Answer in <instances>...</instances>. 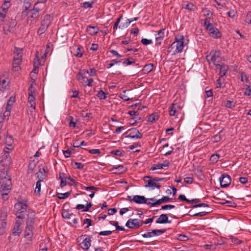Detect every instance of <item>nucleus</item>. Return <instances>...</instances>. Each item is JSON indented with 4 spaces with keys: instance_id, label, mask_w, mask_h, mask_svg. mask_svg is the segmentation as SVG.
Instances as JSON below:
<instances>
[{
    "instance_id": "de8ad7c7",
    "label": "nucleus",
    "mask_w": 251,
    "mask_h": 251,
    "mask_svg": "<svg viewBox=\"0 0 251 251\" xmlns=\"http://www.w3.org/2000/svg\"><path fill=\"white\" fill-rule=\"evenodd\" d=\"M13 142L12 137L11 136H7L5 139V143L7 144L9 146H11L12 143Z\"/></svg>"
},
{
    "instance_id": "f03ea898",
    "label": "nucleus",
    "mask_w": 251,
    "mask_h": 251,
    "mask_svg": "<svg viewBox=\"0 0 251 251\" xmlns=\"http://www.w3.org/2000/svg\"><path fill=\"white\" fill-rule=\"evenodd\" d=\"M187 42H185L184 36L181 34L177 35L175 41L169 47L168 52L172 55L181 52Z\"/></svg>"
},
{
    "instance_id": "412c9836",
    "label": "nucleus",
    "mask_w": 251,
    "mask_h": 251,
    "mask_svg": "<svg viewBox=\"0 0 251 251\" xmlns=\"http://www.w3.org/2000/svg\"><path fill=\"white\" fill-rule=\"evenodd\" d=\"M10 81L7 79L6 80V79H2L1 78L0 79V91L2 92H4L6 91V90H8L10 88L9 86Z\"/></svg>"
},
{
    "instance_id": "79ce46f5",
    "label": "nucleus",
    "mask_w": 251,
    "mask_h": 251,
    "mask_svg": "<svg viewBox=\"0 0 251 251\" xmlns=\"http://www.w3.org/2000/svg\"><path fill=\"white\" fill-rule=\"evenodd\" d=\"M134 62H135L134 60L132 58L130 57V58L125 60V61H124L123 62V64L125 66H127V65H131L132 63H134Z\"/></svg>"
},
{
    "instance_id": "cd10ccee",
    "label": "nucleus",
    "mask_w": 251,
    "mask_h": 251,
    "mask_svg": "<svg viewBox=\"0 0 251 251\" xmlns=\"http://www.w3.org/2000/svg\"><path fill=\"white\" fill-rule=\"evenodd\" d=\"M182 7L190 11H194L196 10L197 7L192 3L183 2Z\"/></svg>"
},
{
    "instance_id": "bb28decb",
    "label": "nucleus",
    "mask_w": 251,
    "mask_h": 251,
    "mask_svg": "<svg viewBox=\"0 0 251 251\" xmlns=\"http://www.w3.org/2000/svg\"><path fill=\"white\" fill-rule=\"evenodd\" d=\"M164 35V29H162L157 32L155 34L156 43L160 44L161 41L163 40Z\"/></svg>"
},
{
    "instance_id": "49530a36",
    "label": "nucleus",
    "mask_w": 251,
    "mask_h": 251,
    "mask_svg": "<svg viewBox=\"0 0 251 251\" xmlns=\"http://www.w3.org/2000/svg\"><path fill=\"white\" fill-rule=\"evenodd\" d=\"M86 72L91 76H95L97 74V71L94 68L90 69L89 70L86 71L85 73Z\"/></svg>"
},
{
    "instance_id": "680f3d73",
    "label": "nucleus",
    "mask_w": 251,
    "mask_h": 251,
    "mask_svg": "<svg viewBox=\"0 0 251 251\" xmlns=\"http://www.w3.org/2000/svg\"><path fill=\"white\" fill-rule=\"evenodd\" d=\"M156 120V116L155 114H152L149 117L148 121L153 123L155 122Z\"/></svg>"
},
{
    "instance_id": "2eb2a0df",
    "label": "nucleus",
    "mask_w": 251,
    "mask_h": 251,
    "mask_svg": "<svg viewBox=\"0 0 251 251\" xmlns=\"http://www.w3.org/2000/svg\"><path fill=\"white\" fill-rule=\"evenodd\" d=\"M128 132H129L127 137L131 139H140L142 137V134L136 128H132L129 129Z\"/></svg>"
},
{
    "instance_id": "9b49d317",
    "label": "nucleus",
    "mask_w": 251,
    "mask_h": 251,
    "mask_svg": "<svg viewBox=\"0 0 251 251\" xmlns=\"http://www.w3.org/2000/svg\"><path fill=\"white\" fill-rule=\"evenodd\" d=\"M166 231V229H154L142 234V236L144 238H151L153 236L161 235L165 233Z\"/></svg>"
},
{
    "instance_id": "2f4dec72",
    "label": "nucleus",
    "mask_w": 251,
    "mask_h": 251,
    "mask_svg": "<svg viewBox=\"0 0 251 251\" xmlns=\"http://www.w3.org/2000/svg\"><path fill=\"white\" fill-rule=\"evenodd\" d=\"M115 173L116 174H122L125 172L126 169L123 165H119L118 166L115 167L113 169Z\"/></svg>"
},
{
    "instance_id": "c85d7f7f",
    "label": "nucleus",
    "mask_w": 251,
    "mask_h": 251,
    "mask_svg": "<svg viewBox=\"0 0 251 251\" xmlns=\"http://www.w3.org/2000/svg\"><path fill=\"white\" fill-rule=\"evenodd\" d=\"M86 30L89 34L93 35L96 34L98 32L99 28L98 26L89 25L87 26Z\"/></svg>"
},
{
    "instance_id": "9d476101",
    "label": "nucleus",
    "mask_w": 251,
    "mask_h": 251,
    "mask_svg": "<svg viewBox=\"0 0 251 251\" xmlns=\"http://www.w3.org/2000/svg\"><path fill=\"white\" fill-rule=\"evenodd\" d=\"M50 23V17L49 16H46L44 20L42 22L41 26L38 31L39 34H42L45 32Z\"/></svg>"
},
{
    "instance_id": "ea45409f",
    "label": "nucleus",
    "mask_w": 251,
    "mask_h": 251,
    "mask_svg": "<svg viewBox=\"0 0 251 251\" xmlns=\"http://www.w3.org/2000/svg\"><path fill=\"white\" fill-rule=\"evenodd\" d=\"M133 21V20H130L129 19H127L126 20V22L125 23L119 26V28H122V29L124 28H126L129 26L131 22H132Z\"/></svg>"
},
{
    "instance_id": "338daca9",
    "label": "nucleus",
    "mask_w": 251,
    "mask_h": 251,
    "mask_svg": "<svg viewBox=\"0 0 251 251\" xmlns=\"http://www.w3.org/2000/svg\"><path fill=\"white\" fill-rule=\"evenodd\" d=\"M184 180L187 184H191L193 182V178L192 177H187L184 178Z\"/></svg>"
},
{
    "instance_id": "a18cd8bd",
    "label": "nucleus",
    "mask_w": 251,
    "mask_h": 251,
    "mask_svg": "<svg viewBox=\"0 0 251 251\" xmlns=\"http://www.w3.org/2000/svg\"><path fill=\"white\" fill-rule=\"evenodd\" d=\"M177 239L180 241H186L189 239V238L184 234H178Z\"/></svg>"
},
{
    "instance_id": "aec40b11",
    "label": "nucleus",
    "mask_w": 251,
    "mask_h": 251,
    "mask_svg": "<svg viewBox=\"0 0 251 251\" xmlns=\"http://www.w3.org/2000/svg\"><path fill=\"white\" fill-rule=\"evenodd\" d=\"M170 165V163L169 161L165 160L162 163H159L156 164H153L151 170L152 171H154L157 169H162L165 167H168Z\"/></svg>"
},
{
    "instance_id": "a211bd4d",
    "label": "nucleus",
    "mask_w": 251,
    "mask_h": 251,
    "mask_svg": "<svg viewBox=\"0 0 251 251\" xmlns=\"http://www.w3.org/2000/svg\"><path fill=\"white\" fill-rule=\"evenodd\" d=\"M23 49L22 48H17V72L21 70V68L18 66L20 65L22 62L23 55Z\"/></svg>"
},
{
    "instance_id": "69168bd1",
    "label": "nucleus",
    "mask_w": 251,
    "mask_h": 251,
    "mask_svg": "<svg viewBox=\"0 0 251 251\" xmlns=\"http://www.w3.org/2000/svg\"><path fill=\"white\" fill-rule=\"evenodd\" d=\"M228 16L230 18H233L235 17L236 12L234 10H231L227 13Z\"/></svg>"
},
{
    "instance_id": "3c124183",
    "label": "nucleus",
    "mask_w": 251,
    "mask_h": 251,
    "mask_svg": "<svg viewBox=\"0 0 251 251\" xmlns=\"http://www.w3.org/2000/svg\"><path fill=\"white\" fill-rule=\"evenodd\" d=\"M9 7V4L7 3L6 2H4L1 6L2 11L4 12V13H6L7 9Z\"/></svg>"
},
{
    "instance_id": "7c9ffc66",
    "label": "nucleus",
    "mask_w": 251,
    "mask_h": 251,
    "mask_svg": "<svg viewBox=\"0 0 251 251\" xmlns=\"http://www.w3.org/2000/svg\"><path fill=\"white\" fill-rule=\"evenodd\" d=\"M92 206L91 203L90 202L85 206L83 204H78L76 206V208L78 210H81L82 211H88L89 209Z\"/></svg>"
},
{
    "instance_id": "4d7b16f0",
    "label": "nucleus",
    "mask_w": 251,
    "mask_h": 251,
    "mask_svg": "<svg viewBox=\"0 0 251 251\" xmlns=\"http://www.w3.org/2000/svg\"><path fill=\"white\" fill-rule=\"evenodd\" d=\"M175 206L171 204L165 205L161 206V209L167 210L168 209H172L175 208Z\"/></svg>"
},
{
    "instance_id": "09e8293b",
    "label": "nucleus",
    "mask_w": 251,
    "mask_h": 251,
    "mask_svg": "<svg viewBox=\"0 0 251 251\" xmlns=\"http://www.w3.org/2000/svg\"><path fill=\"white\" fill-rule=\"evenodd\" d=\"M209 19L210 17L206 18L205 19L201 20L202 22V24H203L204 26L207 29V27L208 24H211L209 23Z\"/></svg>"
},
{
    "instance_id": "393cba45",
    "label": "nucleus",
    "mask_w": 251,
    "mask_h": 251,
    "mask_svg": "<svg viewBox=\"0 0 251 251\" xmlns=\"http://www.w3.org/2000/svg\"><path fill=\"white\" fill-rule=\"evenodd\" d=\"M85 71L82 70L80 71L77 75V79L80 81L83 85H85L86 83V80L87 78L85 76Z\"/></svg>"
},
{
    "instance_id": "8fccbe9b",
    "label": "nucleus",
    "mask_w": 251,
    "mask_h": 251,
    "mask_svg": "<svg viewBox=\"0 0 251 251\" xmlns=\"http://www.w3.org/2000/svg\"><path fill=\"white\" fill-rule=\"evenodd\" d=\"M40 64L39 57L36 55L34 58V68H38Z\"/></svg>"
},
{
    "instance_id": "5fc2aeb1",
    "label": "nucleus",
    "mask_w": 251,
    "mask_h": 251,
    "mask_svg": "<svg viewBox=\"0 0 251 251\" xmlns=\"http://www.w3.org/2000/svg\"><path fill=\"white\" fill-rule=\"evenodd\" d=\"M246 21L251 25V11L249 12L246 16Z\"/></svg>"
},
{
    "instance_id": "39448f33",
    "label": "nucleus",
    "mask_w": 251,
    "mask_h": 251,
    "mask_svg": "<svg viewBox=\"0 0 251 251\" xmlns=\"http://www.w3.org/2000/svg\"><path fill=\"white\" fill-rule=\"evenodd\" d=\"M143 180L146 183L144 185L145 188H151L152 190H153L155 188L159 189L161 187L160 184L158 182H156L153 177L150 176H144Z\"/></svg>"
},
{
    "instance_id": "1a4fd4ad",
    "label": "nucleus",
    "mask_w": 251,
    "mask_h": 251,
    "mask_svg": "<svg viewBox=\"0 0 251 251\" xmlns=\"http://www.w3.org/2000/svg\"><path fill=\"white\" fill-rule=\"evenodd\" d=\"M43 172H44V169H41L39 170V172L36 173L37 176L39 179L36 182V186L34 191V193L36 195H39L41 191V182L43 181L44 178L43 176H40V174H42Z\"/></svg>"
},
{
    "instance_id": "774afa93",
    "label": "nucleus",
    "mask_w": 251,
    "mask_h": 251,
    "mask_svg": "<svg viewBox=\"0 0 251 251\" xmlns=\"http://www.w3.org/2000/svg\"><path fill=\"white\" fill-rule=\"evenodd\" d=\"M244 93L247 96H250L251 95V89L250 88V86H247Z\"/></svg>"
},
{
    "instance_id": "e433bc0d",
    "label": "nucleus",
    "mask_w": 251,
    "mask_h": 251,
    "mask_svg": "<svg viewBox=\"0 0 251 251\" xmlns=\"http://www.w3.org/2000/svg\"><path fill=\"white\" fill-rule=\"evenodd\" d=\"M219 157V154H214L211 156L210 160L212 163H216L218 161Z\"/></svg>"
},
{
    "instance_id": "20e7f679",
    "label": "nucleus",
    "mask_w": 251,
    "mask_h": 251,
    "mask_svg": "<svg viewBox=\"0 0 251 251\" xmlns=\"http://www.w3.org/2000/svg\"><path fill=\"white\" fill-rule=\"evenodd\" d=\"M208 61L212 62L216 67H221L220 62L221 61L220 52L219 51L212 50L206 56Z\"/></svg>"
},
{
    "instance_id": "ddd939ff",
    "label": "nucleus",
    "mask_w": 251,
    "mask_h": 251,
    "mask_svg": "<svg viewBox=\"0 0 251 251\" xmlns=\"http://www.w3.org/2000/svg\"><path fill=\"white\" fill-rule=\"evenodd\" d=\"M142 225L137 219H129L127 221L126 226L129 228H137Z\"/></svg>"
},
{
    "instance_id": "603ef678",
    "label": "nucleus",
    "mask_w": 251,
    "mask_h": 251,
    "mask_svg": "<svg viewBox=\"0 0 251 251\" xmlns=\"http://www.w3.org/2000/svg\"><path fill=\"white\" fill-rule=\"evenodd\" d=\"M141 43L144 45H148L151 44L152 43V41L151 40L143 38L141 40Z\"/></svg>"
},
{
    "instance_id": "0eeeda50",
    "label": "nucleus",
    "mask_w": 251,
    "mask_h": 251,
    "mask_svg": "<svg viewBox=\"0 0 251 251\" xmlns=\"http://www.w3.org/2000/svg\"><path fill=\"white\" fill-rule=\"evenodd\" d=\"M33 92L31 90H29L28 97V103L27 106L30 109H28L29 111L32 113L35 110L36 107L35 99L33 95Z\"/></svg>"
},
{
    "instance_id": "6e6552de",
    "label": "nucleus",
    "mask_w": 251,
    "mask_h": 251,
    "mask_svg": "<svg viewBox=\"0 0 251 251\" xmlns=\"http://www.w3.org/2000/svg\"><path fill=\"white\" fill-rule=\"evenodd\" d=\"M206 30L208 31L209 35L213 38H219L222 36L218 28H214L212 24L208 25Z\"/></svg>"
},
{
    "instance_id": "4468645a",
    "label": "nucleus",
    "mask_w": 251,
    "mask_h": 251,
    "mask_svg": "<svg viewBox=\"0 0 251 251\" xmlns=\"http://www.w3.org/2000/svg\"><path fill=\"white\" fill-rule=\"evenodd\" d=\"M37 4H35L33 8L30 11V15L28 17V21L31 20L30 24H33L35 22L36 19L38 17V13L40 11V9L36 7Z\"/></svg>"
},
{
    "instance_id": "f257e3e1",
    "label": "nucleus",
    "mask_w": 251,
    "mask_h": 251,
    "mask_svg": "<svg viewBox=\"0 0 251 251\" xmlns=\"http://www.w3.org/2000/svg\"><path fill=\"white\" fill-rule=\"evenodd\" d=\"M1 158L0 164L3 168L0 169V192L2 199L4 201H6L8 199V195L10 193L12 187L11 177L8 173L11 159L9 153L6 151L2 155Z\"/></svg>"
},
{
    "instance_id": "b1692460",
    "label": "nucleus",
    "mask_w": 251,
    "mask_h": 251,
    "mask_svg": "<svg viewBox=\"0 0 251 251\" xmlns=\"http://www.w3.org/2000/svg\"><path fill=\"white\" fill-rule=\"evenodd\" d=\"M171 199L168 196H164L161 199L158 200L156 202L151 203V207L155 206L156 205H159L164 202H168Z\"/></svg>"
},
{
    "instance_id": "13d9d810",
    "label": "nucleus",
    "mask_w": 251,
    "mask_h": 251,
    "mask_svg": "<svg viewBox=\"0 0 251 251\" xmlns=\"http://www.w3.org/2000/svg\"><path fill=\"white\" fill-rule=\"evenodd\" d=\"M112 232L110 230H107V231H100L99 232V234L100 235H103V236H106V235H110L112 234Z\"/></svg>"
},
{
    "instance_id": "a878e982",
    "label": "nucleus",
    "mask_w": 251,
    "mask_h": 251,
    "mask_svg": "<svg viewBox=\"0 0 251 251\" xmlns=\"http://www.w3.org/2000/svg\"><path fill=\"white\" fill-rule=\"evenodd\" d=\"M156 223L157 224H166L167 223H170L171 221H168V217L167 214H162L156 220Z\"/></svg>"
},
{
    "instance_id": "0e129e2a",
    "label": "nucleus",
    "mask_w": 251,
    "mask_h": 251,
    "mask_svg": "<svg viewBox=\"0 0 251 251\" xmlns=\"http://www.w3.org/2000/svg\"><path fill=\"white\" fill-rule=\"evenodd\" d=\"M89 152L91 154H100V151L99 149H92L89 151Z\"/></svg>"
},
{
    "instance_id": "a19ab883",
    "label": "nucleus",
    "mask_w": 251,
    "mask_h": 251,
    "mask_svg": "<svg viewBox=\"0 0 251 251\" xmlns=\"http://www.w3.org/2000/svg\"><path fill=\"white\" fill-rule=\"evenodd\" d=\"M226 66L221 65V67H217V69H220V74L222 76L226 74Z\"/></svg>"
},
{
    "instance_id": "c756f323",
    "label": "nucleus",
    "mask_w": 251,
    "mask_h": 251,
    "mask_svg": "<svg viewBox=\"0 0 251 251\" xmlns=\"http://www.w3.org/2000/svg\"><path fill=\"white\" fill-rule=\"evenodd\" d=\"M72 52L75 56L77 57H81L83 54V52L79 47L73 48Z\"/></svg>"
},
{
    "instance_id": "6e6d98bb",
    "label": "nucleus",
    "mask_w": 251,
    "mask_h": 251,
    "mask_svg": "<svg viewBox=\"0 0 251 251\" xmlns=\"http://www.w3.org/2000/svg\"><path fill=\"white\" fill-rule=\"evenodd\" d=\"M34 224V219L33 218L28 217L26 221V226H28V225L29 226H33V225Z\"/></svg>"
},
{
    "instance_id": "e2e57ef3",
    "label": "nucleus",
    "mask_w": 251,
    "mask_h": 251,
    "mask_svg": "<svg viewBox=\"0 0 251 251\" xmlns=\"http://www.w3.org/2000/svg\"><path fill=\"white\" fill-rule=\"evenodd\" d=\"M75 168L79 169H82L84 167V165L80 162L75 163Z\"/></svg>"
},
{
    "instance_id": "7ed1b4c3",
    "label": "nucleus",
    "mask_w": 251,
    "mask_h": 251,
    "mask_svg": "<svg viewBox=\"0 0 251 251\" xmlns=\"http://www.w3.org/2000/svg\"><path fill=\"white\" fill-rule=\"evenodd\" d=\"M27 199L21 197L18 199L17 201V218L19 219L25 218L27 212ZM21 221H23V220H20L19 222L17 220V224H21Z\"/></svg>"
},
{
    "instance_id": "c9c22d12",
    "label": "nucleus",
    "mask_w": 251,
    "mask_h": 251,
    "mask_svg": "<svg viewBox=\"0 0 251 251\" xmlns=\"http://www.w3.org/2000/svg\"><path fill=\"white\" fill-rule=\"evenodd\" d=\"M70 193V192H67L65 193H58L57 197L59 199H65L69 196Z\"/></svg>"
},
{
    "instance_id": "4be33fe9",
    "label": "nucleus",
    "mask_w": 251,
    "mask_h": 251,
    "mask_svg": "<svg viewBox=\"0 0 251 251\" xmlns=\"http://www.w3.org/2000/svg\"><path fill=\"white\" fill-rule=\"evenodd\" d=\"M33 226H31L28 225V226H26V229L25 233V237L29 241H31V238L33 235L32 233Z\"/></svg>"
},
{
    "instance_id": "6ab92c4d",
    "label": "nucleus",
    "mask_w": 251,
    "mask_h": 251,
    "mask_svg": "<svg viewBox=\"0 0 251 251\" xmlns=\"http://www.w3.org/2000/svg\"><path fill=\"white\" fill-rule=\"evenodd\" d=\"M169 115L174 116L176 115L180 107L177 103H173L169 108Z\"/></svg>"
},
{
    "instance_id": "5701e85b",
    "label": "nucleus",
    "mask_w": 251,
    "mask_h": 251,
    "mask_svg": "<svg viewBox=\"0 0 251 251\" xmlns=\"http://www.w3.org/2000/svg\"><path fill=\"white\" fill-rule=\"evenodd\" d=\"M91 239L89 237H86L84 239L83 241L81 243L82 248L85 250H88L91 245Z\"/></svg>"
},
{
    "instance_id": "4c0bfd02",
    "label": "nucleus",
    "mask_w": 251,
    "mask_h": 251,
    "mask_svg": "<svg viewBox=\"0 0 251 251\" xmlns=\"http://www.w3.org/2000/svg\"><path fill=\"white\" fill-rule=\"evenodd\" d=\"M62 215L64 218L69 219H71V217L73 216V214L70 213L68 211L65 210L62 212Z\"/></svg>"
},
{
    "instance_id": "dca6fc26",
    "label": "nucleus",
    "mask_w": 251,
    "mask_h": 251,
    "mask_svg": "<svg viewBox=\"0 0 251 251\" xmlns=\"http://www.w3.org/2000/svg\"><path fill=\"white\" fill-rule=\"evenodd\" d=\"M16 100V96L15 95L12 96L9 100H8L7 103V106L6 107V111H5L4 114L5 116H9L10 114V111L12 109V106Z\"/></svg>"
},
{
    "instance_id": "f8f14e48",
    "label": "nucleus",
    "mask_w": 251,
    "mask_h": 251,
    "mask_svg": "<svg viewBox=\"0 0 251 251\" xmlns=\"http://www.w3.org/2000/svg\"><path fill=\"white\" fill-rule=\"evenodd\" d=\"M219 180L221 186L223 188H226L230 184L231 179L228 175H223L220 178Z\"/></svg>"
},
{
    "instance_id": "f704fd0d",
    "label": "nucleus",
    "mask_w": 251,
    "mask_h": 251,
    "mask_svg": "<svg viewBox=\"0 0 251 251\" xmlns=\"http://www.w3.org/2000/svg\"><path fill=\"white\" fill-rule=\"evenodd\" d=\"M79 91L76 90H71L69 91V96L70 98H76L78 97Z\"/></svg>"
},
{
    "instance_id": "052dcab7",
    "label": "nucleus",
    "mask_w": 251,
    "mask_h": 251,
    "mask_svg": "<svg viewBox=\"0 0 251 251\" xmlns=\"http://www.w3.org/2000/svg\"><path fill=\"white\" fill-rule=\"evenodd\" d=\"M111 153L112 154H114L115 155L118 156H122V154H123L122 151H121L120 150L112 151L111 152Z\"/></svg>"
},
{
    "instance_id": "58836bf2",
    "label": "nucleus",
    "mask_w": 251,
    "mask_h": 251,
    "mask_svg": "<svg viewBox=\"0 0 251 251\" xmlns=\"http://www.w3.org/2000/svg\"><path fill=\"white\" fill-rule=\"evenodd\" d=\"M120 97L125 101H127L130 99L129 97L126 95V91H124L120 93Z\"/></svg>"
},
{
    "instance_id": "423d86ee",
    "label": "nucleus",
    "mask_w": 251,
    "mask_h": 251,
    "mask_svg": "<svg viewBox=\"0 0 251 251\" xmlns=\"http://www.w3.org/2000/svg\"><path fill=\"white\" fill-rule=\"evenodd\" d=\"M16 22L15 20H11L7 22L3 26V30L5 34L8 35L10 33H14L16 31Z\"/></svg>"
},
{
    "instance_id": "f3484780",
    "label": "nucleus",
    "mask_w": 251,
    "mask_h": 251,
    "mask_svg": "<svg viewBox=\"0 0 251 251\" xmlns=\"http://www.w3.org/2000/svg\"><path fill=\"white\" fill-rule=\"evenodd\" d=\"M132 200L138 204L145 203L151 205V202H148V199H146L144 196L136 195L132 198Z\"/></svg>"
},
{
    "instance_id": "bf43d9fd",
    "label": "nucleus",
    "mask_w": 251,
    "mask_h": 251,
    "mask_svg": "<svg viewBox=\"0 0 251 251\" xmlns=\"http://www.w3.org/2000/svg\"><path fill=\"white\" fill-rule=\"evenodd\" d=\"M202 11L203 12V15L205 16H212V13L211 12V11L206 8L203 9Z\"/></svg>"
},
{
    "instance_id": "37998d69",
    "label": "nucleus",
    "mask_w": 251,
    "mask_h": 251,
    "mask_svg": "<svg viewBox=\"0 0 251 251\" xmlns=\"http://www.w3.org/2000/svg\"><path fill=\"white\" fill-rule=\"evenodd\" d=\"M97 97L100 98V100H104L106 98V94L102 90H100L98 92L97 95Z\"/></svg>"
},
{
    "instance_id": "c03bdc74",
    "label": "nucleus",
    "mask_w": 251,
    "mask_h": 251,
    "mask_svg": "<svg viewBox=\"0 0 251 251\" xmlns=\"http://www.w3.org/2000/svg\"><path fill=\"white\" fill-rule=\"evenodd\" d=\"M153 66L151 64H149L146 65L144 67V70L145 71L149 73L153 69Z\"/></svg>"
},
{
    "instance_id": "72a5a7b5",
    "label": "nucleus",
    "mask_w": 251,
    "mask_h": 251,
    "mask_svg": "<svg viewBox=\"0 0 251 251\" xmlns=\"http://www.w3.org/2000/svg\"><path fill=\"white\" fill-rule=\"evenodd\" d=\"M235 105L236 102L233 100H227L224 103V106L229 108H233L235 106Z\"/></svg>"
},
{
    "instance_id": "864d4df0",
    "label": "nucleus",
    "mask_w": 251,
    "mask_h": 251,
    "mask_svg": "<svg viewBox=\"0 0 251 251\" xmlns=\"http://www.w3.org/2000/svg\"><path fill=\"white\" fill-rule=\"evenodd\" d=\"M82 7L84 8H88L92 7V3L90 2H85L82 3Z\"/></svg>"
},
{
    "instance_id": "473e14b6",
    "label": "nucleus",
    "mask_w": 251,
    "mask_h": 251,
    "mask_svg": "<svg viewBox=\"0 0 251 251\" xmlns=\"http://www.w3.org/2000/svg\"><path fill=\"white\" fill-rule=\"evenodd\" d=\"M32 0H20V3L23 4L24 7L28 10L31 5Z\"/></svg>"
}]
</instances>
